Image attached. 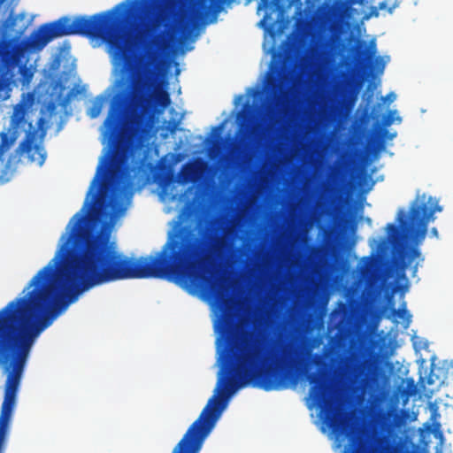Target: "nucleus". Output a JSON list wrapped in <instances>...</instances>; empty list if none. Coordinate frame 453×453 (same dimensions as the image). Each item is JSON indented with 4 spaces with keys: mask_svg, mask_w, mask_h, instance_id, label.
I'll return each mask as SVG.
<instances>
[{
    "mask_svg": "<svg viewBox=\"0 0 453 453\" xmlns=\"http://www.w3.org/2000/svg\"><path fill=\"white\" fill-rule=\"evenodd\" d=\"M134 4V2H123L89 17L78 16L72 19L65 16L42 24L31 35V46L41 50L54 38L71 35L102 40L114 50V57L122 63L123 71L132 73L133 96L142 108L159 106L164 110L171 104V97L165 88L157 86L158 54L156 49L150 47L146 51L148 66L144 69V76H134V73L135 65L127 48L125 22Z\"/></svg>",
    "mask_w": 453,
    "mask_h": 453,
    "instance_id": "1",
    "label": "nucleus"
},
{
    "mask_svg": "<svg viewBox=\"0 0 453 453\" xmlns=\"http://www.w3.org/2000/svg\"><path fill=\"white\" fill-rule=\"evenodd\" d=\"M21 297L0 311V365L7 373L4 401L16 402L30 349L47 328V265L30 280Z\"/></svg>",
    "mask_w": 453,
    "mask_h": 453,
    "instance_id": "2",
    "label": "nucleus"
},
{
    "mask_svg": "<svg viewBox=\"0 0 453 453\" xmlns=\"http://www.w3.org/2000/svg\"><path fill=\"white\" fill-rule=\"evenodd\" d=\"M441 211V207L435 198L426 197L425 194L417 196L411 206L409 220L404 211L401 210L397 217L400 226L393 223L387 225L388 239L392 242L398 241L403 231L405 237L418 244L424 240L427 232V225L434 219V212Z\"/></svg>",
    "mask_w": 453,
    "mask_h": 453,
    "instance_id": "3",
    "label": "nucleus"
},
{
    "mask_svg": "<svg viewBox=\"0 0 453 453\" xmlns=\"http://www.w3.org/2000/svg\"><path fill=\"white\" fill-rule=\"evenodd\" d=\"M307 380L311 384L310 397L320 409V416L323 422L335 433L344 431V418L330 395V385L323 372L310 373Z\"/></svg>",
    "mask_w": 453,
    "mask_h": 453,
    "instance_id": "4",
    "label": "nucleus"
},
{
    "mask_svg": "<svg viewBox=\"0 0 453 453\" xmlns=\"http://www.w3.org/2000/svg\"><path fill=\"white\" fill-rule=\"evenodd\" d=\"M125 108L126 98L121 95H116L111 101L108 116L104 121L108 132L112 136V150L111 155L112 164L121 163L127 154V141L119 135Z\"/></svg>",
    "mask_w": 453,
    "mask_h": 453,
    "instance_id": "5",
    "label": "nucleus"
},
{
    "mask_svg": "<svg viewBox=\"0 0 453 453\" xmlns=\"http://www.w3.org/2000/svg\"><path fill=\"white\" fill-rule=\"evenodd\" d=\"M35 132H27L24 140L19 144L15 150L8 157V159L1 171L0 182L5 183L11 180L16 171L20 157L24 154L27 155L31 163H36L42 166L46 158L44 149L41 145L34 144Z\"/></svg>",
    "mask_w": 453,
    "mask_h": 453,
    "instance_id": "6",
    "label": "nucleus"
},
{
    "mask_svg": "<svg viewBox=\"0 0 453 453\" xmlns=\"http://www.w3.org/2000/svg\"><path fill=\"white\" fill-rule=\"evenodd\" d=\"M346 372L354 383L366 388L372 380L374 363L367 347H360L349 354L345 364Z\"/></svg>",
    "mask_w": 453,
    "mask_h": 453,
    "instance_id": "7",
    "label": "nucleus"
},
{
    "mask_svg": "<svg viewBox=\"0 0 453 453\" xmlns=\"http://www.w3.org/2000/svg\"><path fill=\"white\" fill-rule=\"evenodd\" d=\"M166 3L167 0H141L140 10L143 16L139 26L144 32L150 33L163 24Z\"/></svg>",
    "mask_w": 453,
    "mask_h": 453,
    "instance_id": "8",
    "label": "nucleus"
},
{
    "mask_svg": "<svg viewBox=\"0 0 453 453\" xmlns=\"http://www.w3.org/2000/svg\"><path fill=\"white\" fill-rule=\"evenodd\" d=\"M233 0H197L191 11L192 24L203 21L212 12H219L221 4L231 3Z\"/></svg>",
    "mask_w": 453,
    "mask_h": 453,
    "instance_id": "9",
    "label": "nucleus"
},
{
    "mask_svg": "<svg viewBox=\"0 0 453 453\" xmlns=\"http://www.w3.org/2000/svg\"><path fill=\"white\" fill-rule=\"evenodd\" d=\"M284 89L281 69L280 66H276L275 72L269 73L267 76L265 85L267 96L272 101H279L284 93Z\"/></svg>",
    "mask_w": 453,
    "mask_h": 453,
    "instance_id": "10",
    "label": "nucleus"
},
{
    "mask_svg": "<svg viewBox=\"0 0 453 453\" xmlns=\"http://www.w3.org/2000/svg\"><path fill=\"white\" fill-rule=\"evenodd\" d=\"M16 402H10L9 398L6 402H3L0 413V453L6 439L9 423Z\"/></svg>",
    "mask_w": 453,
    "mask_h": 453,
    "instance_id": "11",
    "label": "nucleus"
},
{
    "mask_svg": "<svg viewBox=\"0 0 453 453\" xmlns=\"http://www.w3.org/2000/svg\"><path fill=\"white\" fill-rule=\"evenodd\" d=\"M421 256L419 250L416 247H411L408 250H403L400 252L399 268L404 272L411 262Z\"/></svg>",
    "mask_w": 453,
    "mask_h": 453,
    "instance_id": "12",
    "label": "nucleus"
},
{
    "mask_svg": "<svg viewBox=\"0 0 453 453\" xmlns=\"http://www.w3.org/2000/svg\"><path fill=\"white\" fill-rule=\"evenodd\" d=\"M194 176V169L192 166L188 165H185L182 166L180 172V182L186 184L190 182L193 180Z\"/></svg>",
    "mask_w": 453,
    "mask_h": 453,
    "instance_id": "13",
    "label": "nucleus"
},
{
    "mask_svg": "<svg viewBox=\"0 0 453 453\" xmlns=\"http://www.w3.org/2000/svg\"><path fill=\"white\" fill-rule=\"evenodd\" d=\"M149 124V119L145 116L139 115L134 118V130L137 134H142L145 131Z\"/></svg>",
    "mask_w": 453,
    "mask_h": 453,
    "instance_id": "14",
    "label": "nucleus"
},
{
    "mask_svg": "<svg viewBox=\"0 0 453 453\" xmlns=\"http://www.w3.org/2000/svg\"><path fill=\"white\" fill-rule=\"evenodd\" d=\"M104 101V98L103 96H97L96 98L88 113L90 118L95 119L100 114Z\"/></svg>",
    "mask_w": 453,
    "mask_h": 453,
    "instance_id": "15",
    "label": "nucleus"
},
{
    "mask_svg": "<svg viewBox=\"0 0 453 453\" xmlns=\"http://www.w3.org/2000/svg\"><path fill=\"white\" fill-rule=\"evenodd\" d=\"M242 128V135L244 137H250L253 134V127L251 125L250 113H243V123L241 124Z\"/></svg>",
    "mask_w": 453,
    "mask_h": 453,
    "instance_id": "16",
    "label": "nucleus"
},
{
    "mask_svg": "<svg viewBox=\"0 0 453 453\" xmlns=\"http://www.w3.org/2000/svg\"><path fill=\"white\" fill-rule=\"evenodd\" d=\"M376 52V45L373 41L370 42L369 48H365L358 52L359 57L363 61L372 58Z\"/></svg>",
    "mask_w": 453,
    "mask_h": 453,
    "instance_id": "17",
    "label": "nucleus"
},
{
    "mask_svg": "<svg viewBox=\"0 0 453 453\" xmlns=\"http://www.w3.org/2000/svg\"><path fill=\"white\" fill-rule=\"evenodd\" d=\"M348 450L349 453H365V451L361 448L359 441L355 438L350 439V444Z\"/></svg>",
    "mask_w": 453,
    "mask_h": 453,
    "instance_id": "18",
    "label": "nucleus"
},
{
    "mask_svg": "<svg viewBox=\"0 0 453 453\" xmlns=\"http://www.w3.org/2000/svg\"><path fill=\"white\" fill-rule=\"evenodd\" d=\"M168 35L167 31L161 32L157 35H156L152 41L151 44L156 46L157 48H159L161 46L163 39Z\"/></svg>",
    "mask_w": 453,
    "mask_h": 453,
    "instance_id": "19",
    "label": "nucleus"
},
{
    "mask_svg": "<svg viewBox=\"0 0 453 453\" xmlns=\"http://www.w3.org/2000/svg\"><path fill=\"white\" fill-rule=\"evenodd\" d=\"M102 170H103V165H101L98 166L96 175L95 176V178H94V180H93V181L91 183V187H90V189H89V191L88 193V196H89L91 194V192L94 189V188L96 187V185H97V183L100 181L99 178H100V174L102 173Z\"/></svg>",
    "mask_w": 453,
    "mask_h": 453,
    "instance_id": "20",
    "label": "nucleus"
},
{
    "mask_svg": "<svg viewBox=\"0 0 453 453\" xmlns=\"http://www.w3.org/2000/svg\"><path fill=\"white\" fill-rule=\"evenodd\" d=\"M396 6H397L396 4H394L392 6H388V3L386 1H384V2L380 3L378 7L380 10H387L389 13H392Z\"/></svg>",
    "mask_w": 453,
    "mask_h": 453,
    "instance_id": "21",
    "label": "nucleus"
},
{
    "mask_svg": "<svg viewBox=\"0 0 453 453\" xmlns=\"http://www.w3.org/2000/svg\"><path fill=\"white\" fill-rule=\"evenodd\" d=\"M395 111H389V113L383 119L385 126H390L394 122V114Z\"/></svg>",
    "mask_w": 453,
    "mask_h": 453,
    "instance_id": "22",
    "label": "nucleus"
},
{
    "mask_svg": "<svg viewBox=\"0 0 453 453\" xmlns=\"http://www.w3.org/2000/svg\"><path fill=\"white\" fill-rule=\"evenodd\" d=\"M375 62H376V66H377L378 70L383 71V69L385 67V63H384L383 59L379 57L376 58Z\"/></svg>",
    "mask_w": 453,
    "mask_h": 453,
    "instance_id": "23",
    "label": "nucleus"
},
{
    "mask_svg": "<svg viewBox=\"0 0 453 453\" xmlns=\"http://www.w3.org/2000/svg\"><path fill=\"white\" fill-rule=\"evenodd\" d=\"M177 123L173 121V122H170L169 125L167 126V130L169 131L170 134H174L177 130Z\"/></svg>",
    "mask_w": 453,
    "mask_h": 453,
    "instance_id": "24",
    "label": "nucleus"
},
{
    "mask_svg": "<svg viewBox=\"0 0 453 453\" xmlns=\"http://www.w3.org/2000/svg\"><path fill=\"white\" fill-rule=\"evenodd\" d=\"M379 10H380L379 7H375V6L371 7L370 13H369V15L366 18H369V17H372V16L378 17L379 16Z\"/></svg>",
    "mask_w": 453,
    "mask_h": 453,
    "instance_id": "25",
    "label": "nucleus"
},
{
    "mask_svg": "<svg viewBox=\"0 0 453 453\" xmlns=\"http://www.w3.org/2000/svg\"><path fill=\"white\" fill-rule=\"evenodd\" d=\"M339 315H341V311H338V310H336V309H335V310H334V311L331 312V315H330V320H331V322H333V321L335 319V318H336L337 316H339Z\"/></svg>",
    "mask_w": 453,
    "mask_h": 453,
    "instance_id": "26",
    "label": "nucleus"
},
{
    "mask_svg": "<svg viewBox=\"0 0 453 453\" xmlns=\"http://www.w3.org/2000/svg\"><path fill=\"white\" fill-rule=\"evenodd\" d=\"M330 344L332 345L333 348L338 347L340 345V340L336 339V337L332 338L330 340Z\"/></svg>",
    "mask_w": 453,
    "mask_h": 453,
    "instance_id": "27",
    "label": "nucleus"
},
{
    "mask_svg": "<svg viewBox=\"0 0 453 453\" xmlns=\"http://www.w3.org/2000/svg\"><path fill=\"white\" fill-rule=\"evenodd\" d=\"M348 4L349 5H354V4H364L365 3V0H347Z\"/></svg>",
    "mask_w": 453,
    "mask_h": 453,
    "instance_id": "28",
    "label": "nucleus"
},
{
    "mask_svg": "<svg viewBox=\"0 0 453 453\" xmlns=\"http://www.w3.org/2000/svg\"><path fill=\"white\" fill-rule=\"evenodd\" d=\"M73 95H74L73 90L69 91L66 97L65 98V100L63 102V104H67Z\"/></svg>",
    "mask_w": 453,
    "mask_h": 453,
    "instance_id": "29",
    "label": "nucleus"
},
{
    "mask_svg": "<svg viewBox=\"0 0 453 453\" xmlns=\"http://www.w3.org/2000/svg\"><path fill=\"white\" fill-rule=\"evenodd\" d=\"M406 312L405 309L403 310H393V313L398 315L399 317H403V314Z\"/></svg>",
    "mask_w": 453,
    "mask_h": 453,
    "instance_id": "30",
    "label": "nucleus"
},
{
    "mask_svg": "<svg viewBox=\"0 0 453 453\" xmlns=\"http://www.w3.org/2000/svg\"><path fill=\"white\" fill-rule=\"evenodd\" d=\"M427 383L429 385H434L435 383V380L433 378V371L431 372V373L429 374V376L427 378Z\"/></svg>",
    "mask_w": 453,
    "mask_h": 453,
    "instance_id": "31",
    "label": "nucleus"
},
{
    "mask_svg": "<svg viewBox=\"0 0 453 453\" xmlns=\"http://www.w3.org/2000/svg\"><path fill=\"white\" fill-rule=\"evenodd\" d=\"M387 97L391 101V100H394V99H395V94L390 93V94H388V95L387 96Z\"/></svg>",
    "mask_w": 453,
    "mask_h": 453,
    "instance_id": "32",
    "label": "nucleus"
},
{
    "mask_svg": "<svg viewBox=\"0 0 453 453\" xmlns=\"http://www.w3.org/2000/svg\"><path fill=\"white\" fill-rule=\"evenodd\" d=\"M431 233H432L434 236H437V235H438V231H437V229H436V228H434V227L431 230Z\"/></svg>",
    "mask_w": 453,
    "mask_h": 453,
    "instance_id": "33",
    "label": "nucleus"
},
{
    "mask_svg": "<svg viewBox=\"0 0 453 453\" xmlns=\"http://www.w3.org/2000/svg\"><path fill=\"white\" fill-rule=\"evenodd\" d=\"M418 271V264H416L414 266H413V272H412V275L414 276L415 273H417Z\"/></svg>",
    "mask_w": 453,
    "mask_h": 453,
    "instance_id": "34",
    "label": "nucleus"
},
{
    "mask_svg": "<svg viewBox=\"0 0 453 453\" xmlns=\"http://www.w3.org/2000/svg\"><path fill=\"white\" fill-rule=\"evenodd\" d=\"M223 127V124L219 125L218 127H214L215 131L220 130Z\"/></svg>",
    "mask_w": 453,
    "mask_h": 453,
    "instance_id": "35",
    "label": "nucleus"
},
{
    "mask_svg": "<svg viewBox=\"0 0 453 453\" xmlns=\"http://www.w3.org/2000/svg\"><path fill=\"white\" fill-rule=\"evenodd\" d=\"M344 320V315L342 316V318L338 321L337 325H340L343 322Z\"/></svg>",
    "mask_w": 453,
    "mask_h": 453,
    "instance_id": "36",
    "label": "nucleus"
},
{
    "mask_svg": "<svg viewBox=\"0 0 453 453\" xmlns=\"http://www.w3.org/2000/svg\"><path fill=\"white\" fill-rule=\"evenodd\" d=\"M188 29H189V26H186L185 30H188Z\"/></svg>",
    "mask_w": 453,
    "mask_h": 453,
    "instance_id": "37",
    "label": "nucleus"
}]
</instances>
